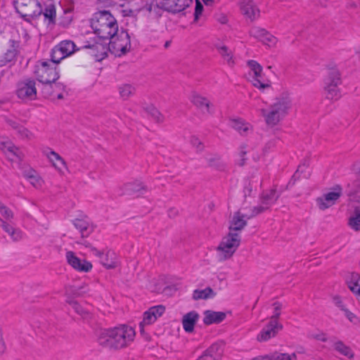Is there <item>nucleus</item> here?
Masks as SVG:
<instances>
[{
  "mask_svg": "<svg viewBox=\"0 0 360 360\" xmlns=\"http://www.w3.org/2000/svg\"><path fill=\"white\" fill-rule=\"evenodd\" d=\"M13 5L21 17L28 22L42 13L38 0H15Z\"/></svg>",
  "mask_w": 360,
  "mask_h": 360,
  "instance_id": "obj_7",
  "label": "nucleus"
},
{
  "mask_svg": "<svg viewBox=\"0 0 360 360\" xmlns=\"http://www.w3.org/2000/svg\"><path fill=\"white\" fill-rule=\"evenodd\" d=\"M25 176L30 180V183L37 187L40 185L41 179L37 175L36 172L30 170L25 174Z\"/></svg>",
  "mask_w": 360,
  "mask_h": 360,
  "instance_id": "obj_44",
  "label": "nucleus"
},
{
  "mask_svg": "<svg viewBox=\"0 0 360 360\" xmlns=\"http://www.w3.org/2000/svg\"><path fill=\"white\" fill-rule=\"evenodd\" d=\"M75 47L76 46L72 41H62L52 49L51 61L53 63H59L62 59L75 53Z\"/></svg>",
  "mask_w": 360,
  "mask_h": 360,
  "instance_id": "obj_9",
  "label": "nucleus"
},
{
  "mask_svg": "<svg viewBox=\"0 0 360 360\" xmlns=\"http://www.w3.org/2000/svg\"><path fill=\"white\" fill-rule=\"evenodd\" d=\"M99 261L107 269H114L117 264L116 254L114 251L108 250L103 252Z\"/></svg>",
  "mask_w": 360,
  "mask_h": 360,
  "instance_id": "obj_28",
  "label": "nucleus"
},
{
  "mask_svg": "<svg viewBox=\"0 0 360 360\" xmlns=\"http://www.w3.org/2000/svg\"><path fill=\"white\" fill-rule=\"evenodd\" d=\"M248 214H242L240 212H235L229 226V232L238 233L246 225Z\"/></svg>",
  "mask_w": 360,
  "mask_h": 360,
  "instance_id": "obj_21",
  "label": "nucleus"
},
{
  "mask_svg": "<svg viewBox=\"0 0 360 360\" xmlns=\"http://www.w3.org/2000/svg\"><path fill=\"white\" fill-rule=\"evenodd\" d=\"M250 360H271V358L270 354H266L255 356Z\"/></svg>",
  "mask_w": 360,
  "mask_h": 360,
  "instance_id": "obj_61",
  "label": "nucleus"
},
{
  "mask_svg": "<svg viewBox=\"0 0 360 360\" xmlns=\"http://www.w3.org/2000/svg\"><path fill=\"white\" fill-rule=\"evenodd\" d=\"M240 8L243 15L251 21L259 17L260 11L255 5L252 0H242L240 3Z\"/></svg>",
  "mask_w": 360,
  "mask_h": 360,
  "instance_id": "obj_18",
  "label": "nucleus"
},
{
  "mask_svg": "<svg viewBox=\"0 0 360 360\" xmlns=\"http://www.w3.org/2000/svg\"><path fill=\"white\" fill-rule=\"evenodd\" d=\"M342 83L340 73L336 68L330 69L324 79V84L340 86Z\"/></svg>",
  "mask_w": 360,
  "mask_h": 360,
  "instance_id": "obj_31",
  "label": "nucleus"
},
{
  "mask_svg": "<svg viewBox=\"0 0 360 360\" xmlns=\"http://www.w3.org/2000/svg\"><path fill=\"white\" fill-rule=\"evenodd\" d=\"M261 41L264 44L271 47L276 45L277 42V39L268 31H266V33L264 34L263 38H262Z\"/></svg>",
  "mask_w": 360,
  "mask_h": 360,
  "instance_id": "obj_43",
  "label": "nucleus"
},
{
  "mask_svg": "<svg viewBox=\"0 0 360 360\" xmlns=\"http://www.w3.org/2000/svg\"><path fill=\"white\" fill-rule=\"evenodd\" d=\"M44 17V21L48 25H54L56 19V6L53 4L46 5L41 13Z\"/></svg>",
  "mask_w": 360,
  "mask_h": 360,
  "instance_id": "obj_30",
  "label": "nucleus"
},
{
  "mask_svg": "<svg viewBox=\"0 0 360 360\" xmlns=\"http://www.w3.org/2000/svg\"><path fill=\"white\" fill-rule=\"evenodd\" d=\"M333 347L335 351H337L340 354L349 358H354V352L351 349L350 347L345 345L342 341H337L334 342Z\"/></svg>",
  "mask_w": 360,
  "mask_h": 360,
  "instance_id": "obj_37",
  "label": "nucleus"
},
{
  "mask_svg": "<svg viewBox=\"0 0 360 360\" xmlns=\"http://www.w3.org/2000/svg\"><path fill=\"white\" fill-rule=\"evenodd\" d=\"M120 96L123 100H127L136 92V87L131 84H122L117 87Z\"/></svg>",
  "mask_w": 360,
  "mask_h": 360,
  "instance_id": "obj_34",
  "label": "nucleus"
},
{
  "mask_svg": "<svg viewBox=\"0 0 360 360\" xmlns=\"http://www.w3.org/2000/svg\"><path fill=\"white\" fill-rule=\"evenodd\" d=\"M150 314L155 319L160 317L165 311V307L162 305H157L155 307H152L148 309Z\"/></svg>",
  "mask_w": 360,
  "mask_h": 360,
  "instance_id": "obj_46",
  "label": "nucleus"
},
{
  "mask_svg": "<svg viewBox=\"0 0 360 360\" xmlns=\"http://www.w3.org/2000/svg\"><path fill=\"white\" fill-rule=\"evenodd\" d=\"M324 91L328 99L337 101L341 97L339 86L324 84Z\"/></svg>",
  "mask_w": 360,
  "mask_h": 360,
  "instance_id": "obj_35",
  "label": "nucleus"
},
{
  "mask_svg": "<svg viewBox=\"0 0 360 360\" xmlns=\"http://www.w3.org/2000/svg\"><path fill=\"white\" fill-rule=\"evenodd\" d=\"M240 244V236L238 233L229 232L217 248L220 260H226L232 257Z\"/></svg>",
  "mask_w": 360,
  "mask_h": 360,
  "instance_id": "obj_6",
  "label": "nucleus"
},
{
  "mask_svg": "<svg viewBox=\"0 0 360 360\" xmlns=\"http://www.w3.org/2000/svg\"><path fill=\"white\" fill-rule=\"evenodd\" d=\"M193 2V0H162L161 8L171 13H179L185 10Z\"/></svg>",
  "mask_w": 360,
  "mask_h": 360,
  "instance_id": "obj_15",
  "label": "nucleus"
},
{
  "mask_svg": "<svg viewBox=\"0 0 360 360\" xmlns=\"http://www.w3.org/2000/svg\"><path fill=\"white\" fill-rule=\"evenodd\" d=\"M349 226L354 231H360V209L354 210V215L349 219Z\"/></svg>",
  "mask_w": 360,
  "mask_h": 360,
  "instance_id": "obj_38",
  "label": "nucleus"
},
{
  "mask_svg": "<svg viewBox=\"0 0 360 360\" xmlns=\"http://www.w3.org/2000/svg\"><path fill=\"white\" fill-rule=\"evenodd\" d=\"M216 49L223 60L229 66H233L234 65L235 62L233 59V53L231 50L224 45H217L216 46Z\"/></svg>",
  "mask_w": 360,
  "mask_h": 360,
  "instance_id": "obj_33",
  "label": "nucleus"
},
{
  "mask_svg": "<svg viewBox=\"0 0 360 360\" xmlns=\"http://www.w3.org/2000/svg\"><path fill=\"white\" fill-rule=\"evenodd\" d=\"M247 64L250 70L249 74L252 77L251 82L253 86L259 89H264L270 87L269 81L263 74V68L262 65L254 60H248Z\"/></svg>",
  "mask_w": 360,
  "mask_h": 360,
  "instance_id": "obj_8",
  "label": "nucleus"
},
{
  "mask_svg": "<svg viewBox=\"0 0 360 360\" xmlns=\"http://www.w3.org/2000/svg\"><path fill=\"white\" fill-rule=\"evenodd\" d=\"M92 47L96 49H101V55H103V58L107 57L108 51L121 56L127 53L131 48L130 37L127 31L122 30L107 41H104L103 44L96 43Z\"/></svg>",
  "mask_w": 360,
  "mask_h": 360,
  "instance_id": "obj_3",
  "label": "nucleus"
},
{
  "mask_svg": "<svg viewBox=\"0 0 360 360\" xmlns=\"http://www.w3.org/2000/svg\"><path fill=\"white\" fill-rule=\"evenodd\" d=\"M73 224L78 229L82 237H87L93 231L94 229L87 219H75Z\"/></svg>",
  "mask_w": 360,
  "mask_h": 360,
  "instance_id": "obj_27",
  "label": "nucleus"
},
{
  "mask_svg": "<svg viewBox=\"0 0 360 360\" xmlns=\"http://www.w3.org/2000/svg\"><path fill=\"white\" fill-rule=\"evenodd\" d=\"M198 318L199 314L195 311H191L186 314L182 319V324L184 330L187 333L193 332L194 326Z\"/></svg>",
  "mask_w": 360,
  "mask_h": 360,
  "instance_id": "obj_26",
  "label": "nucleus"
},
{
  "mask_svg": "<svg viewBox=\"0 0 360 360\" xmlns=\"http://www.w3.org/2000/svg\"><path fill=\"white\" fill-rule=\"evenodd\" d=\"M49 89H53V90H56L58 91H65V86L61 83H56V82H55L54 83H53L52 87L46 88V89H48V90Z\"/></svg>",
  "mask_w": 360,
  "mask_h": 360,
  "instance_id": "obj_59",
  "label": "nucleus"
},
{
  "mask_svg": "<svg viewBox=\"0 0 360 360\" xmlns=\"http://www.w3.org/2000/svg\"><path fill=\"white\" fill-rule=\"evenodd\" d=\"M226 318V314L222 311L207 310L204 312L203 323L205 325L219 323Z\"/></svg>",
  "mask_w": 360,
  "mask_h": 360,
  "instance_id": "obj_24",
  "label": "nucleus"
},
{
  "mask_svg": "<svg viewBox=\"0 0 360 360\" xmlns=\"http://www.w3.org/2000/svg\"><path fill=\"white\" fill-rule=\"evenodd\" d=\"M213 294V290L211 288H206L204 290H195L193 293V298L195 300L201 299H207Z\"/></svg>",
  "mask_w": 360,
  "mask_h": 360,
  "instance_id": "obj_39",
  "label": "nucleus"
},
{
  "mask_svg": "<svg viewBox=\"0 0 360 360\" xmlns=\"http://www.w3.org/2000/svg\"><path fill=\"white\" fill-rule=\"evenodd\" d=\"M123 190L122 194L139 195L147 191V187L142 182L136 181L124 184Z\"/></svg>",
  "mask_w": 360,
  "mask_h": 360,
  "instance_id": "obj_20",
  "label": "nucleus"
},
{
  "mask_svg": "<svg viewBox=\"0 0 360 360\" xmlns=\"http://www.w3.org/2000/svg\"><path fill=\"white\" fill-rule=\"evenodd\" d=\"M6 350V345L3 339L2 331L0 328V355L4 353Z\"/></svg>",
  "mask_w": 360,
  "mask_h": 360,
  "instance_id": "obj_60",
  "label": "nucleus"
},
{
  "mask_svg": "<svg viewBox=\"0 0 360 360\" xmlns=\"http://www.w3.org/2000/svg\"><path fill=\"white\" fill-rule=\"evenodd\" d=\"M146 111L151 117L158 122H162L163 121V116L154 106L150 105L146 108Z\"/></svg>",
  "mask_w": 360,
  "mask_h": 360,
  "instance_id": "obj_45",
  "label": "nucleus"
},
{
  "mask_svg": "<svg viewBox=\"0 0 360 360\" xmlns=\"http://www.w3.org/2000/svg\"><path fill=\"white\" fill-rule=\"evenodd\" d=\"M0 149L11 162H20L25 157L22 150L8 139L1 141Z\"/></svg>",
  "mask_w": 360,
  "mask_h": 360,
  "instance_id": "obj_11",
  "label": "nucleus"
},
{
  "mask_svg": "<svg viewBox=\"0 0 360 360\" xmlns=\"http://www.w3.org/2000/svg\"><path fill=\"white\" fill-rule=\"evenodd\" d=\"M19 98L26 101H33L37 98L36 82L31 79H25L18 82L16 90Z\"/></svg>",
  "mask_w": 360,
  "mask_h": 360,
  "instance_id": "obj_10",
  "label": "nucleus"
},
{
  "mask_svg": "<svg viewBox=\"0 0 360 360\" xmlns=\"http://www.w3.org/2000/svg\"><path fill=\"white\" fill-rule=\"evenodd\" d=\"M190 143L193 147L196 148L198 151L202 150L204 147L203 144L197 136H192L190 139Z\"/></svg>",
  "mask_w": 360,
  "mask_h": 360,
  "instance_id": "obj_52",
  "label": "nucleus"
},
{
  "mask_svg": "<svg viewBox=\"0 0 360 360\" xmlns=\"http://www.w3.org/2000/svg\"><path fill=\"white\" fill-rule=\"evenodd\" d=\"M65 257L68 264L77 271L89 272L92 269L91 262L85 259H81L77 257L75 253L72 251H67Z\"/></svg>",
  "mask_w": 360,
  "mask_h": 360,
  "instance_id": "obj_14",
  "label": "nucleus"
},
{
  "mask_svg": "<svg viewBox=\"0 0 360 360\" xmlns=\"http://www.w3.org/2000/svg\"><path fill=\"white\" fill-rule=\"evenodd\" d=\"M279 195H280L277 193L276 189H271L269 191L263 193L261 201H262L263 205H266L270 207L276 202Z\"/></svg>",
  "mask_w": 360,
  "mask_h": 360,
  "instance_id": "obj_36",
  "label": "nucleus"
},
{
  "mask_svg": "<svg viewBox=\"0 0 360 360\" xmlns=\"http://www.w3.org/2000/svg\"><path fill=\"white\" fill-rule=\"evenodd\" d=\"M231 126L242 136H247L252 131V125L241 118L231 120Z\"/></svg>",
  "mask_w": 360,
  "mask_h": 360,
  "instance_id": "obj_23",
  "label": "nucleus"
},
{
  "mask_svg": "<svg viewBox=\"0 0 360 360\" xmlns=\"http://www.w3.org/2000/svg\"><path fill=\"white\" fill-rule=\"evenodd\" d=\"M5 121L8 126L16 131L20 138L30 139L32 137V134L16 120L6 117Z\"/></svg>",
  "mask_w": 360,
  "mask_h": 360,
  "instance_id": "obj_22",
  "label": "nucleus"
},
{
  "mask_svg": "<svg viewBox=\"0 0 360 360\" xmlns=\"http://www.w3.org/2000/svg\"><path fill=\"white\" fill-rule=\"evenodd\" d=\"M343 312L350 322L355 323L358 320L357 316L348 309H346Z\"/></svg>",
  "mask_w": 360,
  "mask_h": 360,
  "instance_id": "obj_58",
  "label": "nucleus"
},
{
  "mask_svg": "<svg viewBox=\"0 0 360 360\" xmlns=\"http://www.w3.org/2000/svg\"><path fill=\"white\" fill-rule=\"evenodd\" d=\"M203 11V6L199 0H195V20H197L199 16L202 14Z\"/></svg>",
  "mask_w": 360,
  "mask_h": 360,
  "instance_id": "obj_55",
  "label": "nucleus"
},
{
  "mask_svg": "<svg viewBox=\"0 0 360 360\" xmlns=\"http://www.w3.org/2000/svg\"><path fill=\"white\" fill-rule=\"evenodd\" d=\"M71 306L72 309L77 312L78 314L84 316L86 314V311L76 302H71Z\"/></svg>",
  "mask_w": 360,
  "mask_h": 360,
  "instance_id": "obj_56",
  "label": "nucleus"
},
{
  "mask_svg": "<svg viewBox=\"0 0 360 360\" xmlns=\"http://www.w3.org/2000/svg\"><path fill=\"white\" fill-rule=\"evenodd\" d=\"M315 338L322 342H326L327 338L325 334H319L315 336Z\"/></svg>",
  "mask_w": 360,
  "mask_h": 360,
  "instance_id": "obj_63",
  "label": "nucleus"
},
{
  "mask_svg": "<svg viewBox=\"0 0 360 360\" xmlns=\"http://www.w3.org/2000/svg\"><path fill=\"white\" fill-rule=\"evenodd\" d=\"M208 162L210 166L214 167L219 170H222L225 167L224 164L218 158H210L208 159Z\"/></svg>",
  "mask_w": 360,
  "mask_h": 360,
  "instance_id": "obj_51",
  "label": "nucleus"
},
{
  "mask_svg": "<svg viewBox=\"0 0 360 360\" xmlns=\"http://www.w3.org/2000/svg\"><path fill=\"white\" fill-rule=\"evenodd\" d=\"M0 213L2 217L6 220H10L13 217V212L4 205L2 202H0Z\"/></svg>",
  "mask_w": 360,
  "mask_h": 360,
  "instance_id": "obj_50",
  "label": "nucleus"
},
{
  "mask_svg": "<svg viewBox=\"0 0 360 360\" xmlns=\"http://www.w3.org/2000/svg\"><path fill=\"white\" fill-rule=\"evenodd\" d=\"M333 302L335 305L342 311H344L347 309L340 296H335L333 297Z\"/></svg>",
  "mask_w": 360,
  "mask_h": 360,
  "instance_id": "obj_57",
  "label": "nucleus"
},
{
  "mask_svg": "<svg viewBox=\"0 0 360 360\" xmlns=\"http://www.w3.org/2000/svg\"><path fill=\"white\" fill-rule=\"evenodd\" d=\"M160 7H161L160 2L159 3L158 0H151L150 3H147L145 5L144 9L149 13H158Z\"/></svg>",
  "mask_w": 360,
  "mask_h": 360,
  "instance_id": "obj_49",
  "label": "nucleus"
},
{
  "mask_svg": "<svg viewBox=\"0 0 360 360\" xmlns=\"http://www.w3.org/2000/svg\"><path fill=\"white\" fill-rule=\"evenodd\" d=\"M46 155L49 158V160L53 163V165L56 168H58V167H57L56 164L55 163V161H58L60 162V164L63 166H64L65 167H66V164H65L64 159L58 153H56L55 151L50 150V151L49 153H46Z\"/></svg>",
  "mask_w": 360,
  "mask_h": 360,
  "instance_id": "obj_41",
  "label": "nucleus"
},
{
  "mask_svg": "<svg viewBox=\"0 0 360 360\" xmlns=\"http://www.w3.org/2000/svg\"><path fill=\"white\" fill-rule=\"evenodd\" d=\"M291 107L288 98H276L266 108L262 109V115L267 126L273 127L277 125L287 115Z\"/></svg>",
  "mask_w": 360,
  "mask_h": 360,
  "instance_id": "obj_4",
  "label": "nucleus"
},
{
  "mask_svg": "<svg viewBox=\"0 0 360 360\" xmlns=\"http://www.w3.org/2000/svg\"><path fill=\"white\" fill-rule=\"evenodd\" d=\"M283 326L281 323H274V322H269L268 324L263 328L257 336V340L259 342H266L272 338H274L279 330H282Z\"/></svg>",
  "mask_w": 360,
  "mask_h": 360,
  "instance_id": "obj_16",
  "label": "nucleus"
},
{
  "mask_svg": "<svg viewBox=\"0 0 360 360\" xmlns=\"http://www.w3.org/2000/svg\"><path fill=\"white\" fill-rule=\"evenodd\" d=\"M271 360H290V354L286 353L275 352L270 354Z\"/></svg>",
  "mask_w": 360,
  "mask_h": 360,
  "instance_id": "obj_53",
  "label": "nucleus"
},
{
  "mask_svg": "<svg viewBox=\"0 0 360 360\" xmlns=\"http://www.w3.org/2000/svg\"><path fill=\"white\" fill-rule=\"evenodd\" d=\"M269 208V207L266 205H263L262 201H261V204L259 205L255 206L252 208V213L250 215H248L247 219H249L260 213H262Z\"/></svg>",
  "mask_w": 360,
  "mask_h": 360,
  "instance_id": "obj_48",
  "label": "nucleus"
},
{
  "mask_svg": "<svg viewBox=\"0 0 360 360\" xmlns=\"http://www.w3.org/2000/svg\"><path fill=\"white\" fill-rule=\"evenodd\" d=\"M342 195V188L336 186L333 191L323 194L316 199V203L319 209L324 210L335 204Z\"/></svg>",
  "mask_w": 360,
  "mask_h": 360,
  "instance_id": "obj_13",
  "label": "nucleus"
},
{
  "mask_svg": "<svg viewBox=\"0 0 360 360\" xmlns=\"http://www.w3.org/2000/svg\"><path fill=\"white\" fill-rule=\"evenodd\" d=\"M20 43L18 41L9 40V48L0 56V68L11 67L17 60V56L19 53Z\"/></svg>",
  "mask_w": 360,
  "mask_h": 360,
  "instance_id": "obj_12",
  "label": "nucleus"
},
{
  "mask_svg": "<svg viewBox=\"0 0 360 360\" xmlns=\"http://www.w3.org/2000/svg\"><path fill=\"white\" fill-rule=\"evenodd\" d=\"M266 31L267 30L265 29L261 28L259 27H253L250 30V34L252 37L261 41Z\"/></svg>",
  "mask_w": 360,
  "mask_h": 360,
  "instance_id": "obj_47",
  "label": "nucleus"
},
{
  "mask_svg": "<svg viewBox=\"0 0 360 360\" xmlns=\"http://www.w3.org/2000/svg\"><path fill=\"white\" fill-rule=\"evenodd\" d=\"M94 32L101 39L107 41L118 32V25L115 17L108 11L95 13L90 21Z\"/></svg>",
  "mask_w": 360,
  "mask_h": 360,
  "instance_id": "obj_2",
  "label": "nucleus"
},
{
  "mask_svg": "<svg viewBox=\"0 0 360 360\" xmlns=\"http://www.w3.org/2000/svg\"><path fill=\"white\" fill-rule=\"evenodd\" d=\"M155 319L150 314L149 311H146L143 313V317L142 321L139 323V329L141 334L144 333V327L148 325H150L155 321Z\"/></svg>",
  "mask_w": 360,
  "mask_h": 360,
  "instance_id": "obj_40",
  "label": "nucleus"
},
{
  "mask_svg": "<svg viewBox=\"0 0 360 360\" xmlns=\"http://www.w3.org/2000/svg\"><path fill=\"white\" fill-rule=\"evenodd\" d=\"M135 335L132 327L123 324L101 330L97 342L103 348L118 350L128 347L133 342Z\"/></svg>",
  "mask_w": 360,
  "mask_h": 360,
  "instance_id": "obj_1",
  "label": "nucleus"
},
{
  "mask_svg": "<svg viewBox=\"0 0 360 360\" xmlns=\"http://www.w3.org/2000/svg\"><path fill=\"white\" fill-rule=\"evenodd\" d=\"M307 167V165H305L304 164L303 165H300V166L298 167V169H297V171H296V172H295V173L294 174L293 177L298 176V174H299L300 172H303V169H302V168H303V167Z\"/></svg>",
  "mask_w": 360,
  "mask_h": 360,
  "instance_id": "obj_64",
  "label": "nucleus"
},
{
  "mask_svg": "<svg viewBox=\"0 0 360 360\" xmlns=\"http://www.w3.org/2000/svg\"><path fill=\"white\" fill-rule=\"evenodd\" d=\"M273 306L274 307V312L270 318L269 322H274V323H279L278 319L281 315L282 304L278 302H276L273 304Z\"/></svg>",
  "mask_w": 360,
  "mask_h": 360,
  "instance_id": "obj_42",
  "label": "nucleus"
},
{
  "mask_svg": "<svg viewBox=\"0 0 360 360\" xmlns=\"http://www.w3.org/2000/svg\"><path fill=\"white\" fill-rule=\"evenodd\" d=\"M353 170L355 179L347 184V192L349 196H353L360 202V167L354 165Z\"/></svg>",
  "mask_w": 360,
  "mask_h": 360,
  "instance_id": "obj_19",
  "label": "nucleus"
},
{
  "mask_svg": "<svg viewBox=\"0 0 360 360\" xmlns=\"http://www.w3.org/2000/svg\"><path fill=\"white\" fill-rule=\"evenodd\" d=\"M48 61H39L35 65L34 75L37 80L45 84L44 89L52 87L53 83L59 78V72L57 70L56 65Z\"/></svg>",
  "mask_w": 360,
  "mask_h": 360,
  "instance_id": "obj_5",
  "label": "nucleus"
},
{
  "mask_svg": "<svg viewBox=\"0 0 360 360\" xmlns=\"http://www.w3.org/2000/svg\"><path fill=\"white\" fill-rule=\"evenodd\" d=\"M92 46H93V44L85 45L84 46V48L91 49L93 51L92 53L94 54V56L96 58V59L98 60H102L103 58H104L103 55H101L102 49H96V48L92 47Z\"/></svg>",
  "mask_w": 360,
  "mask_h": 360,
  "instance_id": "obj_54",
  "label": "nucleus"
},
{
  "mask_svg": "<svg viewBox=\"0 0 360 360\" xmlns=\"http://www.w3.org/2000/svg\"><path fill=\"white\" fill-rule=\"evenodd\" d=\"M224 353V344L216 342L207 348L196 360H220Z\"/></svg>",
  "mask_w": 360,
  "mask_h": 360,
  "instance_id": "obj_17",
  "label": "nucleus"
},
{
  "mask_svg": "<svg viewBox=\"0 0 360 360\" xmlns=\"http://www.w3.org/2000/svg\"><path fill=\"white\" fill-rule=\"evenodd\" d=\"M91 252L100 259L103 252L98 250L96 248H93L91 249Z\"/></svg>",
  "mask_w": 360,
  "mask_h": 360,
  "instance_id": "obj_62",
  "label": "nucleus"
},
{
  "mask_svg": "<svg viewBox=\"0 0 360 360\" xmlns=\"http://www.w3.org/2000/svg\"><path fill=\"white\" fill-rule=\"evenodd\" d=\"M191 101L198 108L201 109L202 110H205L208 113L210 112V102L207 98L202 97L200 95L194 94L192 95Z\"/></svg>",
  "mask_w": 360,
  "mask_h": 360,
  "instance_id": "obj_32",
  "label": "nucleus"
},
{
  "mask_svg": "<svg viewBox=\"0 0 360 360\" xmlns=\"http://www.w3.org/2000/svg\"><path fill=\"white\" fill-rule=\"evenodd\" d=\"M0 222L3 230L11 236L13 241H18L22 239V232L20 229L13 228L2 219H0Z\"/></svg>",
  "mask_w": 360,
  "mask_h": 360,
  "instance_id": "obj_29",
  "label": "nucleus"
},
{
  "mask_svg": "<svg viewBox=\"0 0 360 360\" xmlns=\"http://www.w3.org/2000/svg\"><path fill=\"white\" fill-rule=\"evenodd\" d=\"M349 289L360 302V275L356 272L351 273L347 280Z\"/></svg>",
  "mask_w": 360,
  "mask_h": 360,
  "instance_id": "obj_25",
  "label": "nucleus"
}]
</instances>
